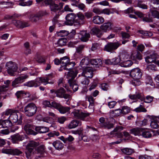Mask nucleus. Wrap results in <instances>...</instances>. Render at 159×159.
<instances>
[{
  "mask_svg": "<svg viewBox=\"0 0 159 159\" xmlns=\"http://www.w3.org/2000/svg\"><path fill=\"white\" fill-rule=\"evenodd\" d=\"M63 5V3H62L57 4L55 3L54 2L50 6L51 13L54 16L53 21L54 23H56L57 21L59 16L64 12V10L62 9Z\"/></svg>",
  "mask_w": 159,
  "mask_h": 159,
  "instance_id": "nucleus-1",
  "label": "nucleus"
},
{
  "mask_svg": "<svg viewBox=\"0 0 159 159\" xmlns=\"http://www.w3.org/2000/svg\"><path fill=\"white\" fill-rule=\"evenodd\" d=\"M24 112L27 116L31 117L36 113L37 108L36 105L32 102L28 103L24 108Z\"/></svg>",
  "mask_w": 159,
  "mask_h": 159,
  "instance_id": "nucleus-2",
  "label": "nucleus"
},
{
  "mask_svg": "<svg viewBox=\"0 0 159 159\" xmlns=\"http://www.w3.org/2000/svg\"><path fill=\"white\" fill-rule=\"evenodd\" d=\"M39 144V142L30 141L27 144L25 153L27 158L29 159L35 149V147Z\"/></svg>",
  "mask_w": 159,
  "mask_h": 159,
  "instance_id": "nucleus-3",
  "label": "nucleus"
},
{
  "mask_svg": "<svg viewBox=\"0 0 159 159\" xmlns=\"http://www.w3.org/2000/svg\"><path fill=\"white\" fill-rule=\"evenodd\" d=\"M73 72H69L67 73V78L69 79L68 82L71 88L74 92L77 91L78 89V86L76 81L74 80L75 76L73 75Z\"/></svg>",
  "mask_w": 159,
  "mask_h": 159,
  "instance_id": "nucleus-4",
  "label": "nucleus"
},
{
  "mask_svg": "<svg viewBox=\"0 0 159 159\" xmlns=\"http://www.w3.org/2000/svg\"><path fill=\"white\" fill-rule=\"evenodd\" d=\"M7 73L11 76L14 75V73L17 70L16 64L12 61H9L7 63L6 65Z\"/></svg>",
  "mask_w": 159,
  "mask_h": 159,
  "instance_id": "nucleus-5",
  "label": "nucleus"
},
{
  "mask_svg": "<svg viewBox=\"0 0 159 159\" xmlns=\"http://www.w3.org/2000/svg\"><path fill=\"white\" fill-rule=\"evenodd\" d=\"M121 45V43L118 41L109 42L105 45L103 49L107 52H111L116 49Z\"/></svg>",
  "mask_w": 159,
  "mask_h": 159,
  "instance_id": "nucleus-6",
  "label": "nucleus"
},
{
  "mask_svg": "<svg viewBox=\"0 0 159 159\" xmlns=\"http://www.w3.org/2000/svg\"><path fill=\"white\" fill-rule=\"evenodd\" d=\"M72 114L75 118L83 120H84V119L89 116V113L78 110H75Z\"/></svg>",
  "mask_w": 159,
  "mask_h": 159,
  "instance_id": "nucleus-7",
  "label": "nucleus"
},
{
  "mask_svg": "<svg viewBox=\"0 0 159 159\" xmlns=\"http://www.w3.org/2000/svg\"><path fill=\"white\" fill-rule=\"evenodd\" d=\"M52 106L54 108L57 109L61 114H64L68 112L70 109L69 107H65L61 105L60 103L55 102H52Z\"/></svg>",
  "mask_w": 159,
  "mask_h": 159,
  "instance_id": "nucleus-8",
  "label": "nucleus"
},
{
  "mask_svg": "<svg viewBox=\"0 0 159 159\" xmlns=\"http://www.w3.org/2000/svg\"><path fill=\"white\" fill-rule=\"evenodd\" d=\"M47 14V13L45 11H40L35 14L31 15L29 16V19L31 21L36 22L42 17Z\"/></svg>",
  "mask_w": 159,
  "mask_h": 159,
  "instance_id": "nucleus-9",
  "label": "nucleus"
},
{
  "mask_svg": "<svg viewBox=\"0 0 159 159\" xmlns=\"http://www.w3.org/2000/svg\"><path fill=\"white\" fill-rule=\"evenodd\" d=\"M141 70L138 68L132 69L130 72V76L133 79H140L142 76Z\"/></svg>",
  "mask_w": 159,
  "mask_h": 159,
  "instance_id": "nucleus-10",
  "label": "nucleus"
},
{
  "mask_svg": "<svg viewBox=\"0 0 159 159\" xmlns=\"http://www.w3.org/2000/svg\"><path fill=\"white\" fill-rule=\"evenodd\" d=\"M28 77V75H20L13 81L12 84V86L14 87H17L18 85L23 83L25 81V80L27 79Z\"/></svg>",
  "mask_w": 159,
  "mask_h": 159,
  "instance_id": "nucleus-11",
  "label": "nucleus"
},
{
  "mask_svg": "<svg viewBox=\"0 0 159 159\" xmlns=\"http://www.w3.org/2000/svg\"><path fill=\"white\" fill-rule=\"evenodd\" d=\"M55 94L57 97L60 98H64L67 99L70 97V95L66 93V91L65 89L62 87L56 90Z\"/></svg>",
  "mask_w": 159,
  "mask_h": 159,
  "instance_id": "nucleus-12",
  "label": "nucleus"
},
{
  "mask_svg": "<svg viewBox=\"0 0 159 159\" xmlns=\"http://www.w3.org/2000/svg\"><path fill=\"white\" fill-rule=\"evenodd\" d=\"M76 15L74 13H70L67 14L66 17V21L65 22L66 24L71 25L75 21V19L76 17Z\"/></svg>",
  "mask_w": 159,
  "mask_h": 159,
  "instance_id": "nucleus-13",
  "label": "nucleus"
},
{
  "mask_svg": "<svg viewBox=\"0 0 159 159\" xmlns=\"http://www.w3.org/2000/svg\"><path fill=\"white\" fill-rule=\"evenodd\" d=\"M113 26V23L110 21L106 22L102 25L100 27L101 30L103 32H106L107 31L111 30Z\"/></svg>",
  "mask_w": 159,
  "mask_h": 159,
  "instance_id": "nucleus-14",
  "label": "nucleus"
},
{
  "mask_svg": "<svg viewBox=\"0 0 159 159\" xmlns=\"http://www.w3.org/2000/svg\"><path fill=\"white\" fill-rule=\"evenodd\" d=\"M20 116V117L19 120L18 119V114L15 112H13L11 113L9 117V119L13 123H16L18 120V124L20 123L22 120V118L20 114H19Z\"/></svg>",
  "mask_w": 159,
  "mask_h": 159,
  "instance_id": "nucleus-15",
  "label": "nucleus"
},
{
  "mask_svg": "<svg viewBox=\"0 0 159 159\" xmlns=\"http://www.w3.org/2000/svg\"><path fill=\"white\" fill-rule=\"evenodd\" d=\"M82 75L87 78H92L93 75L92 68L89 67H85L83 70Z\"/></svg>",
  "mask_w": 159,
  "mask_h": 159,
  "instance_id": "nucleus-16",
  "label": "nucleus"
},
{
  "mask_svg": "<svg viewBox=\"0 0 159 159\" xmlns=\"http://www.w3.org/2000/svg\"><path fill=\"white\" fill-rule=\"evenodd\" d=\"M80 38L81 41L83 42L87 41L90 37V34L87 33L86 31H82L80 33Z\"/></svg>",
  "mask_w": 159,
  "mask_h": 159,
  "instance_id": "nucleus-17",
  "label": "nucleus"
},
{
  "mask_svg": "<svg viewBox=\"0 0 159 159\" xmlns=\"http://www.w3.org/2000/svg\"><path fill=\"white\" fill-rule=\"evenodd\" d=\"M12 142L13 143H17L18 141H22L24 139V137L19 134L13 135L11 136Z\"/></svg>",
  "mask_w": 159,
  "mask_h": 159,
  "instance_id": "nucleus-18",
  "label": "nucleus"
},
{
  "mask_svg": "<svg viewBox=\"0 0 159 159\" xmlns=\"http://www.w3.org/2000/svg\"><path fill=\"white\" fill-rule=\"evenodd\" d=\"M35 126H32L30 124H27L25 125L24 129L27 134L35 135L36 134L32 129H35Z\"/></svg>",
  "mask_w": 159,
  "mask_h": 159,
  "instance_id": "nucleus-19",
  "label": "nucleus"
},
{
  "mask_svg": "<svg viewBox=\"0 0 159 159\" xmlns=\"http://www.w3.org/2000/svg\"><path fill=\"white\" fill-rule=\"evenodd\" d=\"M81 125V122L80 120H73L68 124V128L70 129H74Z\"/></svg>",
  "mask_w": 159,
  "mask_h": 159,
  "instance_id": "nucleus-20",
  "label": "nucleus"
},
{
  "mask_svg": "<svg viewBox=\"0 0 159 159\" xmlns=\"http://www.w3.org/2000/svg\"><path fill=\"white\" fill-rule=\"evenodd\" d=\"M123 128L121 126H118L116 127L114 130L111 132V134H114V132H116L115 133L116 136H117L118 137L120 138L122 136V133L119 132L122 130Z\"/></svg>",
  "mask_w": 159,
  "mask_h": 159,
  "instance_id": "nucleus-21",
  "label": "nucleus"
},
{
  "mask_svg": "<svg viewBox=\"0 0 159 159\" xmlns=\"http://www.w3.org/2000/svg\"><path fill=\"white\" fill-rule=\"evenodd\" d=\"M93 21L95 24L100 25L104 22V19L102 16H96L93 17Z\"/></svg>",
  "mask_w": 159,
  "mask_h": 159,
  "instance_id": "nucleus-22",
  "label": "nucleus"
},
{
  "mask_svg": "<svg viewBox=\"0 0 159 159\" xmlns=\"http://www.w3.org/2000/svg\"><path fill=\"white\" fill-rule=\"evenodd\" d=\"M129 97L131 99L136 100L138 99L141 101H142L143 98V94L139 92H136L133 95H129Z\"/></svg>",
  "mask_w": 159,
  "mask_h": 159,
  "instance_id": "nucleus-23",
  "label": "nucleus"
},
{
  "mask_svg": "<svg viewBox=\"0 0 159 159\" xmlns=\"http://www.w3.org/2000/svg\"><path fill=\"white\" fill-rule=\"evenodd\" d=\"M90 63L92 65L97 67L101 66L102 63V60L100 59H92Z\"/></svg>",
  "mask_w": 159,
  "mask_h": 159,
  "instance_id": "nucleus-24",
  "label": "nucleus"
},
{
  "mask_svg": "<svg viewBox=\"0 0 159 159\" xmlns=\"http://www.w3.org/2000/svg\"><path fill=\"white\" fill-rule=\"evenodd\" d=\"M35 130L40 133H44L48 131L49 129L48 128L44 126H35Z\"/></svg>",
  "mask_w": 159,
  "mask_h": 159,
  "instance_id": "nucleus-25",
  "label": "nucleus"
},
{
  "mask_svg": "<svg viewBox=\"0 0 159 159\" xmlns=\"http://www.w3.org/2000/svg\"><path fill=\"white\" fill-rule=\"evenodd\" d=\"M59 139L62 141L64 143L71 142L74 139V138L70 135H69L68 137L66 138H65L63 136H61L59 137Z\"/></svg>",
  "mask_w": 159,
  "mask_h": 159,
  "instance_id": "nucleus-26",
  "label": "nucleus"
},
{
  "mask_svg": "<svg viewBox=\"0 0 159 159\" xmlns=\"http://www.w3.org/2000/svg\"><path fill=\"white\" fill-rule=\"evenodd\" d=\"M54 148L57 150H61L64 147L63 144L59 141H54L52 143Z\"/></svg>",
  "mask_w": 159,
  "mask_h": 159,
  "instance_id": "nucleus-27",
  "label": "nucleus"
},
{
  "mask_svg": "<svg viewBox=\"0 0 159 159\" xmlns=\"http://www.w3.org/2000/svg\"><path fill=\"white\" fill-rule=\"evenodd\" d=\"M142 132V130L141 128H136L130 129V133L133 134L135 136H139L141 134Z\"/></svg>",
  "mask_w": 159,
  "mask_h": 159,
  "instance_id": "nucleus-28",
  "label": "nucleus"
},
{
  "mask_svg": "<svg viewBox=\"0 0 159 159\" xmlns=\"http://www.w3.org/2000/svg\"><path fill=\"white\" fill-rule=\"evenodd\" d=\"M91 33L94 34L96 35L98 37H101L103 34L101 30L99 28H94L91 30Z\"/></svg>",
  "mask_w": 159,
  "mask_h": 159,
  "instance_id": "nucleus-29",
  "label": "nucleus"
},
{
  "mask_svg": "<svg viewBox=\"0 0 159 159\" xmlns=\"http://www.w3.org/2000/svg\"><path fill=\"white\" fill-rule=\"evenodd\" d=\"M131 58L133 60H141L142 59L141 54L139 52H137L132 54Z\"/></svg>",
  "mask_w": 159,
  "mask_h": 159,
  "instance_id": "nucleus-30",
  "label": "nucleus"
},
{
  "mask_svg": "<svg viewBox=\"0 0 159 159\" xmlns=\"http://www.w3.org/2000/svg\"><path fill=\"white\" fill-rule=\"evenodd\" d=\"M37 80L36 79L34 80L29 81L25 83L24 85L25 86H27L28 87H37L38 86V85H37Z\"/></svg>",
  "mask_w": 159,
  "mask_h": 159,
  "instance_id": "nucleus-31",
  "label": "nucleus"
},
{
  "mask_svg": "<svg viewBox=\"0 0 159 159\" xmlns=\"http://www.w3.org/2000/svg\"><path fill=\"white\" fill-rule=\"evenodd\" d=\"M36 80L37 83V84L38 86H39L41 83H43L45 85L48 83V82H47V79L45 77H38L36 78Z\"/></svg>",
  "mask_w": 159,
  "mask_h": 159,
  "instance_id": "nucleus-32",
  "label": "nucleus"
},
{
  "mask_svg": "<svg viewBox=\"0 0 159 159\" xmlns=\"http://www.w3.org/2000/svg\"><path fill=\"white\" fill-rule=\"evenodd\" d=\"M60 64L61 65V68H62L66 64H68L70 62V60L69 58L66 57H64L60 59Z\"/></svg>",
  "mask_w": 159,
  "mask_h": 159,
  "instance_id": "nucleus-33",
  "label": "nucleus"
},
{
  "mask_svg": "<svg viewBox=\"0 0 159 159\" xmlns=\"http://www.w3.org/2000/svg\"><path fill=\"white\" fill-rule=\"evenodd\" d=\"M12 125V123L10 120H2V128H8L11 127Z\"/></svg>",
  "mask_w": 159,
  "mask_h": 159,
  "instance_id": "nucleus-34",
  "label": "nucleus"
},
{
  "mask_svg": "<svg viewBox=\"0 0 159 159\" xmlns=\"http://www.w3.org/2000/svg\"><path fill=\"white\" fill-rule=\"evenodd\" d=\"M75 65V62H69L68 64L66 65L62 69L67 70H70L73 68Z\"/></svg>",
  "mask_w": 159,
  "mask_h": 159,
  "instance_id": "nucleus-35",
  "label": "nucleus"
},
{
  "mask_svg": "<svg viewBox=\"0 0 159 159\" xmlns=\"http://www.w3.org/2000/svg\"><path fill=\"white\" fill-rule=\"evenodd\" d=\"M136 4H137L138 7L143 9H146L148 8L146 5L143 3V1L140 0H138L136 2Z\"/></svg>",
  "mask_w": 159,
  "mask_h": 159,
  "instance_id": "nucleus-36",
  "label": "nucleus"
},
{
  "mask_svg": "<svg viewBox=\"0 0 159 159\" xmlns=\"http://www.w3.org/2000/svg\"><path fill=\"white\" fill-rule=\"evenodd\" d=\"M80 80L81 83L84 85H88L89 83V80L83 75L80 78Z\"/></svg>",
  "mask_w": 159,
  "mask_h": 159,
  "instance_id": "nucleus-37",
  "label": "nucleus"
},
{
  "mask_svg": "<svg viewBox=\"0 0 159 159\" xmlns=\"http://www.w3.org/2000/svg\"><path fill=\"white\" fill-rule=\"evenodd\" d=\"M89 61L88 58H84L82 59L80 61V65L81 66L85 68V65H87L89 64Z\"/></svg>",
  "mask_w": 159,
  "mask_h": 159,
  "instance_id": "nucleus-38",
  "label": "nucleus"
},
{
  "mask_svg": "<svg viewBox=\"0 0 159 159\" xmlns=\"http://www.w3.org/2000/svg\"><path fill=\"white\" fill-rule=\"evenodd\" d=\"M121 114L122 112L120 109H117L111 112V114L114 117L118 116Z\"/></svg>",
  "mask_w": 159,
  "mask_h": 159,
  "instance_id": "nucleus-39",
  "label": "nucleus"
},
{
  "mask_svg": "<svg viewBox=\"0 0 159 159\" xmlns=\"http://www.w3.org/2000/svg\"><path fill=\"white\" fill-rule=\"evenodd\" d=\"M143 98L142 101H143L144 102L146 103H150L152 101L154 98V97L149 95L147 96L145 98L144 97L143 95Z\"/></svg>",
  "mask_w": 159,
  "mask_h": 159,
  "instance_id": "nucleus-40",
  "label": "nucleus"
},
{
  "mask_svg": "<svg viewBox=\"0 0 159 159\" xmlns=\"http://www.w3.org/2000/svg\"><path fill=\"white\" fill-rule=\"evenodd\" d=\"M122 152L126 155H131L134 152V150L132 149L125 148L121 150Z\"/></svg>",
  "mask_w": 159,
  "mask_h": 159,
  "instance_id": "nucleus-41",
  "label": "nucleus"
},
{
  "mask_svg": "<svg viewBox=\"0 0 159 159\" xmlns=\"http://www.w3.org/2000/svg\"><path fill=\"white\" fill-rule=\"evenodd\" d=\"M67 42V39L65 38L59 39L57 41V44L60 46H64Z\"/></svg>",
  "mask_w": 159,
  "mask_h": 159,
  "instance_id": "nucleus-42",
  "label": "nucleus"
},
{
  "mask_svg": "<svg viewBox=\"0 0 159 159\" xmlns=\"http://www.w3.org/2000/svg\"><path fill=\"white\" fill-rule=\"evenodd\" d=\"M57 35L60 37H65L69 34V32L66 30H61L57 33Z\"/></svg>",
  "mask_w": 159,
  "mask_h": 159,
  "instance_id": "nucleus-43",
  "label": "nucleus"
},
{
  "mask_svg": "<svg viewBox=\"0 0 159 159\" xmlns=\"http://www.w3.org/2000/svg\"><path fill=\"white\" fill-rule=\"evenodd\" d=\"M121 110V111L122 114L124 115H125L129 113L130 111L129 107L127 106H123Z\"/></svg>",
  "mask_w": 159,
  "mask_h": 159,
  "instance_id": "nucleus-44",
  "label": "nucleus"
},
{
  "mask_svg": "<svg viewBox=\"0 0 159 159\" xmlns=\"http://www.w3.org/2000/svg\"><path fill=\"white\" fill-rule=\"evenodd\" d=\"M85 45H80L76 48V52L80 54L82 52L85 48Z\"/></svg>",
  "mask_w": 159,
  "mask_h": 159,
  "instance_id": "nucleus-45",
  "label": "nucleus"
},
{
  "mask_svg": "<svg viewBox=\"0 0 159 159\" xmlns=\"http://www.w3.org/2000/svg\"><path fill=\"white\" fill-rule=\"evenodd\" d=\"M36 150L38 153L40 154H43L45 152L44 146L41 145L37 148Z\"/></svg>",
  "mask_w": 159,
  "mask_h": 159,
  "instance_id": "nucleus-46",
  "label": "nucleus"
},
{
  "mask_svg": "<svg viewBox=\"0 0 159 159\" xmlns=\"http://www.w3.org/2000/svg\"><path fill=\"white\" fill-rule=\"evenodd\" d=\"M142 135L143 137L145 138H150L152 136V134L149 131H145L142 132Z\"/></svg>",
  "mask_w": 159,
  "mask_h": 159,
  "instance_id": "nucleus-47",
  "label": "nucleus"
},
{
  "mask_svg": "<svg viewBox=\"0 0 159 159\" xmlns=\"http://www.w3.org/2000/svg\"><path fill=\"white\" fill-rule=\"evenodd\" d=\"M22 152L18 149H12L11 155H19L22 154Z\"/></svg>",
  "mask_w": 159,
  "mask_h": 159,
  "instance_id": "nucleus-48",
  "label": "nucleus"
},
{
  "mask_svg": "<svg viewBox=\"0 0 159 159\" xmlns=\"http://www.w3.org/2000/svg\"><path fill=\"white\" fill-rule=\"evenodd\" d=\"M150 126L151 128L152 129H157L159 127V125H158L157 123L154 120L153 118L152 120L151 121L150 124Z\"/></svg>",
  "mask_w": 159,
  "mask_h": 159,
  "instance_id": "nucleus-49",
  "label": "nucleus"
},
{
  "mask_svg": "<svg viewBox=\"0 0 159 159\" xmlns=\"http://www.w3.org/2000/svg\"><path fill=\"white\" fill-rule=\"evenodd\" d=\"M12 22L16 27L18 28H21V24H22V21H21L19 20H12Z\"/></svg>",
  "mask_w": 159,
  "mask_h": 159,
  "instance_id": "nucleus-50",
  "label": "nucleus"
},
{
  "mask_svg": "<svg viewBox=\"0 0 159 159\" xmlns=\"http://www.w3.org/2000/svg\"><path fill=\"white\" fill-rule=\"evenodd\" d=\"M103 126L107 129H110L113 127L114 125L109 122H106L103 124Z\"/></svg>",
  "mask_w": 159,
  "mask_h": 159,
  "instance_id": "nucleus-51",
  "label": "nucleus"
},
{
  "mask_svg": "<svg viewBox=\"0 0 159 159\" xmlns=\"http://www.w3.org/2000/svg\"><path fill=\"white\" fill-rule=\"evenodd\" d=\"M47 135L49 137H54L55 136H59V133L57 131H53L48 134Z\"/></svg>",
  "mask_w": 159,
  "mask_h": 159,
  "instance_id": "nucleus-52",
  "label": "nucleus"
},
{
  "mask_svg": "<svg viewBox=\"0 0 159 159\" xmlns=\"http://www.w3.org/2000/svg\"><path fill=\"white\" fill-rule=\"evenodd\" d=\"M148 120L146 119H144L142 121L136 122V125L139 126H143L146 125L147 123Z\"/></svg>",
  "mask_w": 159,
  "mask_h": 159,
  "instance_id": "nucleus-53",
  "label": "nucleus"
},
{
  "mask_svg": "<svg viewBox=\"0 0 159 159\" xmlns=\"http://www.w3.org/2000/svg\"><path fill=\"white\" fill-rule=\"evenodd\" d=\"M120 61V57H115L111 59L112 64L116 65L119 63Z\"/></svg>",
  "mask_w": 159,
  "mask_h": 159,
  "instance_id": "nucleus-54",
  "label": "nucleus"
},
{
  "mask_svg": "<svg viewBox=\"0 0 159 159\" xmlns=\"http://www.w3.org/2000/svg\"><path fill=\"white\" fill-rule=\"evenodd\" d=\"M140 79H134V80L131 81V84L134 86H139L141 84V81L140 80Z\"/></svg>",
  "mask_w": 159,
  "mask_h": 159,
  "instance_id": "nucleus-55",
  "label": "nucleus"
},
{
  "mask_svg": "<svg viewBox=\"0 0 159 159\" xmlns=\"http://www.w3.org/2000/svg\"><path fill=\"white\" fill-rule=\"evenodd\" d=\"M86 98H87L88 101L90 103V104L91 106H93L94 103L95 99L91 95L87 96Z\"/></svg>",
  "mask_w": 159,
  "mask_h": 159,
  "instance_id": "nucleus-56",
  "label": "nucleus"
},
{
  "mask_svg": "<svg viewBox=\"0 0 159 159\" xmlns=\"http://www.w3.org/2000/svg\"><path fill=\"white\" fill-rule=\"evenodd\" d=\"M101 88L103 90L107 91L108 89L109 86L107 83H102L101 85Z\"/></svg>",
  "mask_w": 159,
  "mask_h": 159,
  "instance_id": "nucleus-57",
  "label": "nucleus"
},
{
  "mask_svg": "<svg viewBox=\"0 0 159 159\" xmlns=\"http://www.w3.org/2000/svg\"><path fill=\"white\" fill-rule=\"evenodd\" d=\"M66 120L65 116H61L58 117L57 119V121L60 124H63Z\"/></svg>",
  "mask_w": 159,
  "mask_h": 159,
  "instance_id": "nucleus-58",
  "label": "nucleus"
},
{
  "mask_svg": "<svg viewBox=\"0 0 159 159\" xmlns=\"http://www.w3.org/2000/svg\"><path fill=\"white\" fill-rule=\"evenodd\" d=\"M25 93L23 91H17L16 93V96L17 98H19L23 96V94Z\"/></svg>",
  "mask_w": 159,
  "mask_h": 159,
  "instance_id": "nucleus-59",
  "label": "nucleus"
},
{
  "mask_svg": "<svg viewBox=\"0 0 159 159\" xmlns=\"http://www.w3.org/2000/svg\"><path fill=\"white\" fill-rule=\"evenodd\" d=\"M145 60L147 63L155 62L152 59L151 55L150 56H148L145 58Z\"/></svg>",
  "mask_w": 159,
  "mask_h": 159,
  "instance_id": "nucleus-60",
  "label": "nucleus"
},
{
  "mask_svg": "<svg viewBox=\"0 0 159 159\" xmlns=\"http://www.w3.org/2000/svg\"><path fill=\"white\" fill-rule=\"evenodd\" d=\"M11 148H3L2 150V152L3 153L11 155Z\"/></svg>",
  "mask_w": 159,
  "mask_h": 159,
  "instance_id": "nucleus-61",
  "label": "nucleus"
},
{
  "mask_svg": "<svg viewBox=\"0 0 159 159\" xmlns=\"http://www.w3.org/2000/svg\"><path fill=\"white\" fill-rule=\"evenodd\" d=\"M152 15L154 18H159V12L157 11L154 10L152 11Z\"/></svg>",
  "mask_w": 159,
  "mask_h": 159,
  "instance_id": "nucleus-62",
  "label": "nucleus"
},
{
  "mask_svg": "<svg viewBox=\"0 0 159 159\" xmlns=\"http://www.w3.org/2000/svg\"><path fill=\"white\" fill-rule=\"evenodd\" d=\"M156 68V66L154 64H151L148 65L147 67V69L149 71L155 70Z\"/></svg>",
  "mask_w": 159,
  "mask_h": 159,
  "instance_id": "nucleus-63",
  "label": "nucleus"
},
{
  "mask_svg": "<svg viewBox=\"0 0 159 159\" xmlns=\"http://www.w3.org/2000/svg\"><path fill=\"white\" fill-rule=\"evenodd\" d=\"M117 102L115 101H112L108 103V105L110 108H113L116 104Z\"/></svg>",
  "mask_w": 159,
  "mask_h": 159,
  "instance_id": "nucleus-64",
  "label": "nucleus"
}]
</instances>
